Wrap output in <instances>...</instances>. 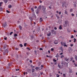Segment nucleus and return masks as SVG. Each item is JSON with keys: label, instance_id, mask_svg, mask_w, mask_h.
<instances>
[{"label": "nucleus", "instance_id": "1", "mask_svg": "<svg viewBox=\"0 0 77 77\" xmlns=\"http://www.w3.org/2000/svg\"><path fill=\"white\" fill-rule=\"evenodd\" d=\"M8 52L9 51H8V49L5 50V52H4V55H5L6 54L8 53Z\"/></svg>", "mask_w": 77, "mask_h": 77}, {"label": "nucleus", "instance_id": "2", "mask_svg": "<svg viewBox=\"0 0 77 77\" xmlns=\"http://www.w3.org/2000/svg\"><path fill=\"white\" fill-rule=\"evenodd\" d=\"M42 10L44 12H45V10L46 9V8H45V7L44 6H42Z\"/></svg>", "mask_w": 77, "mask_h": 77}, {"label": "nucleus", "instance_id": "3", "mask_svg": "<svg viewBox=\"0 0 77 77\" xmlns=\"http://www.w3.org/2000/svg\"><path fill=\"white\" fill-rule=\"evenodd\" d=\"M51 33L52 34H54V33H55V31L54 29H52L51 30Z\"/></svg>", "mask_w": 77, "mask_h": 77}, {"label": "nucleus", "instance_id": "4", "mask_svg": "<svg viewBox=\"0 0 77 77\" xmlns=\"http://www.w3.org/2000/svg\"><path fill=\"white\" fill-rule=\"evenodd\" d=\"M60 43H61V45L62 46H63V45H65V44H66V43H64V42H60Z\"/></svg>", "mask_w": 77, "mask_h": 77}, {"label": "nucleus", "instance_id": "5", "mask_svg": "<svg viewBox=\"0 0 77 77\" xmlns=\"http://www.w3.org/2000/svg\"><path fill=\"white\" fill-rule=\"evenodd\" d=\"M54 43L55 44H57V43H58V42L57 40H55L54 42Z\"/></svg>", "mask_w": 77, "mask_h": 77}, {"label": "nucleus", "instance_id": "6", "mask_svg": "<svg viewBox=\"0 0 77 77\" xmlns=\"http://www.w3.org/2000/svg\"><path fill=\"white\" fill-rule=\"evenodd\" d=\"M50 35H51V32H49V33L47 34V36H50Z\"/></svg>", "mask_w": 77, "mask_h": 77}, {"label": "nucleus", "instance_id": "7", "mask_svg": "<svg viewBox=\"0 0 77 77\" xmlns=\"http://www.w3.org/2000/svg\"><path fill=\"white\" fill-rule=\"evenodd\" d=\"M39 10L38 9H37V10L36 11V12L37 14H38V13H39Z\"/></svg>", "mask_w": 77, "mask_h": 77}, {"label": "nucleus", "instance_id": "8", "mask_svg": "<svg viewBox=\"0 0 77 77\" xmlns=\"http://www.w3.org/2000/svg\"><path fill=\"white\" fill-rule=\"evenodd\" d=\"M65 24H67V25H68L69 24L68 23V21H65Z\"/></svg>", "mask_w": 77, "mask_h": 77}, {"label": "nucleus", "instance_id": "9", "mask_svg": "<svg viewBox=\"0 0 77 77\" xmlns=\"http://www.w3.org/2000/svg\"><path fill=\"white\" fill-rule=\"evenodd\" d=\"M55 57H57V58L58 57H59L60 56L59 55V54H57V55L55 56Z\"/></svg>", "mask_w": 77, "mask_h": 77}, {"label": "nucleus", "instance_id": "10", "mask_svg": "<svg viewBox=\"0 0 77 77\" xmlns=\"http://www.w3.org/2000/svg\"><path fill=\"white\" fill-rule=\"evenodd\" d=\"M41 9V6L39 5L38 8V9Z\"/></svg>", "mask_w": 77, "mask_h": 77}, {"label": "nucleus", "instance_id": "11", "mask_svg": "<svg viewBox=\"0 0 77 77\" xmlns=\"http://www.w3.org/2000/svg\"><path fill=\"white\" fill-rule=\"evenodd\" d=\"M8 0H4V2L5 3H7V2H8Z\"/></svg>", "mask_w": 77, "mask_h": 77}, {"label": "nucleus", "instance_id": "12", "mask_svg": "<svg viewBox=\"0 0 77 77\" xmlns=\"http://www.w3.org/2000/svg\"><path fill=\"white\" fill-rule=\"evenodd\" d=\"M60 50L62 51V52H63V48H62V47H61L60 48Z\"/></svg>", "mask_w": 77, "mask_h": 77}, {"label": "nucleus", "instance_id": "13", "mask_svg": "<svg viewBox=\"0 0 77 77\" xmlns=\"http://www.w3.org/2000/svg\"><path fill=\"white\" fill-rule=\"evenodd\" d=\"M65 60H66V61H68V60H69V59H67L66 58H65Z\"/></svg>", "mask_w": 77, "mask_h": 77}, {"label": "nucleus", "instance_id": "14", "mask_svg": "<svg viewBox=\"0 0 77 77\" xmlns=\"http://www.w3.org/2000/svg\"><path fill=\"white\" fill-rule=\"evenodd\" d=\"M6 47H7V45H5L4 46V49H5L6 48Z\"/></svg>", "mask_w": 77, "mask_h": 77}, {"label": "nucleus", "instance_id": "15", "mask_svg": "<svg viewBox=\"0 0 77 77\" xmlns=\"http://www.w3.org/2000/svg\"><path fill=\"white\" fill-rule=\"evenodd\" d=\"M19 28L20 29V30H21V29H22V27H21V26H19Z\"/></svg>", "mask_w": 77, "mask_h": 77}, {"label": "nucleus", "instance_id": "16", "mask_svg": "<svg viewBox=\"0 0 77 77\" xmlns=\"http://www.w3.org/2000/svg\"><path fill=\"white\" fill-rule=\"evenodd\" d=\"M65 14H68V12H67V11H66V10H65Z\"/></svg>", "mask_w": 77, "mask_h": 77}, {"label": "nucleus", "instance_id": "17", "mask_svg": "<svg viewBox=\"0 0 77 77\" xmlns=\"http://www.w3.org/2000/svg\"><path fill=\"white\" fill-rule=\"evenodd\" d=\"M67 25V24H66L65 23L64 25H63V26L64 27H66L67 26V25Z\"/></svg>", "mask_w": 77, "mask_h": 77}, {"label": "nucleus", "instance_id": "18", "mask_svg": "<svg viewBox=\"0 0 77 77\" xmlns=\"http://www.w3.org/2000/svg\"><path fill=\"white\" fill-rule=\"evenodd\" d=\"M58 67L59 68H61V65H60L58 64Z\"/></svg>", "mask_w": 77, "mask_h": 77}, {"label": "nucleus", "instance_id": "19", "mask_svg": "<svg viewBox=\"0 0 77 77\" xmlns=\"http://www.w3.org/2000/svg\"><path fill=\"white\" fill-rule=\"evenodd\" d=\"M29 18L30 20L31 21H32V20H33V19H32V17H30Z\"/></svg>", "mask_w": 77, "mask_h": 77}, {"label": "nucleus", "instance_id": "20", "mask_svg": "<svg viewBox=\"0 0 77 77\" xmlns=\"http://www.w3.org/2000/svg\"><path fill=\"white\" fill-rule=\"evenodd\" d=\"M72 11H73V9H72V8L70 9V12H72Z\"/></svg>", "mask_w": 77, "mask_h": 77}, {"label": "nucleus", "instance_id": "21", "mask_svg": "<svg viewBox=\"0 0 77 77\" xmlns=\"http://www.w3.org/2000/svg\"><path fill=\"white\" fill-rule=\"evenodd\" d=\"M59 29H62V26L60 25L59 26Z\"/></svg>", "mask_w": 77, "mask_h": 77}, {"label": "nucleus", "instance_id": "22", "mask_svg": "<svg viewBox=\"0 0 77 77\" xmlns=\"http://www.w3.org/2000/svg\"><path fill=\"white\" fill-rule=\"evenodd\" d=\"M56 17H57L58 19H59V16H58V15L56 14Z\"/></svg>", "mask_w": 77, "mask_h": 77}, {"label": "nucleus", "instance_id": "23", "mask_svg": "<svg viewBox=\"0 0 77 77\" xmlns=\"http://www.w3.org/2000/svg\"><path fill=\"white\" fill-rule=\"evenodd\" d=\"M12 8V5H10L8 6V8Z\"/></svg>", "mask_w": 77, "mask_h": 77}, {"label": "nucleus", "instance_id": "24", "mask_svg": "<svg viewBox=\"0 0 77 77\" xmlns=\"http://www.w3.org/2000/svg\"><path fill=\"white\" fill-rule=\"evenodd\" d=\"M6 24H4V25H3V27H6Z\"/></svg>", "mask_w": 77, "mask_h": 77}, {"label": "nucleus", "instance_id": "25", "mask_svg": "<svg viewBox=\"0 0 77 77\" xmlns=\"http://www.w3.org/2000/svg\"><path fill=\"white\" fill-rule=\"evenodd\" d=\"M31 9L32 12H34V10L33 8H31Z\"/></svg>", "mask_w": 77, "mask_h": 77}, {"label": "nucleus", "instance_id": "26", "mask_svg": "<svg viewBox=\"0 0 77 77\" xmlns=\"http://www.w3.org/2000/svg\"><path fill=\"white\" fill-rule=\"evenodd\" d=\"M73 39L74 40L73 41L74 42H75V41H77V39H75V38H73Z\"/></svg>", "mask_w": 77, "mask_h": 77}, {"label": "nucleus", "instance_id": "27", "mask_svg": "<svg viewBox=\"0 0 77 77\" xmlns=\"http://www.w3.org/2000/svg\"><path fill=\"white\" fill-rule=\"evenodd\" d=\"M35 71V69H32V72H34Z\"/></svg>", "mask_w": 77, "mask_h": 77}, {"label": "nucleus", "instance_id": "28", "mask_svg": "<svg viewBox=\"0 0 77 77\" xmlns=\"http://www.w3.org/2000/svg\"><path fill=\"white\" fill-rule=\"evenodd\" d=\"M0 11H3V8H0Z\"/></svg>", "mask_w": 77, "mask_h": 77}, {"label": "nucleus", "instance_id": "29", "mask_svg": "<svg viewBox=\"0 0 77 77\" xmlns=\"http://www.w3.org/2000/svg\"><path fill=\"white\" fill-rule=\"evenodd\" d=\"M13 33H14V32H11L10 33V35H12V34H13Z\"/></svg>", "mask_w": 77, "mask_h": 77}, {"label": "nucleus", "instance_id": "30", "mask_svg": "<svg viewBox=\"0 0 77 77\" xmlns=\"http://www.w3.org/2000/svg\"><path fill=\"white\" fill-rule=\"evenodd\" d=\"M18 36V35H17V34H15L14 35V36Z\"/></svg>", "mask_w": 77, "mask_h": 77}, {"label": "nucleus", "instance_id": "31", "mask_svg": "<svg viewBox=\"0 0 77 77\" xmlns=\"http://www.w3.org/2000/svg\"><path fill=\"white\" fill-rule=\"evenodd\" d=\"M39 67H36L35 68V69H36V70H38V69H39Z\"/></svg>", "mask_w": 77, "mask_h": 77}, {"label": "nucleus", "instance_id": "32", "mask_svg": "<svg viewBox=\"0 0 77 77\" xmlns=\"http://www.w3.org/2000/svg\"><path fill=\"white\" fill-rule=\"evenodd\" d=\"M2 4H3V2H0V6H2Z\"/></svg>", "mask_w": 77, "mask_h": 77}, {"label": "nucleus", "instance_id": "33", "mask_svg": "<svg viewBox=\"0 0 77 77\" xmlns=\"http://www.w3.org/2000/svg\"><path fill=\"white\" fill-rule=\"evenodd\" d=\"M20 47H23V45H22V44H20Z\"/></svg>", "mask_w": 77, "mask_h": 77}, {"label": "nucleus", "instance_id": "34", "mask_svg": "<svg viewBox=\"0 0 77 77\" xmlns=\"http://www.w3.org/2000/svg\"><path fill=\"white\" fill-rule=\"evenodd\" d=\"M64 57V56H63V55H62L60 57L61 58H63V57Z\"/></svg>", "mask_w": 77, "mask_h": 77}, {"label": "nucleus", "instance_id": "35", "mask_svg": "<svg viewBox=\"0 0 77 77\" xmlns=\"http://www.w3.org/2000/svg\"><path fill=\"white\" fill-rule=\"evenodd\" d=\"M40 21H43V20L42 19V17H41L40 18Z\"/></svg>", "mask_w": 77, "mask_h": 77}, {"label": "nucleus", "instance_id": "36", "mask_svg": "<svg viewBox=\"0 0 77 77\" xmlns=\"http://www.w3.org/2000/svg\"><path fill=\"white\" fill-rule=\"evenodd\" d=\"M75 59L76 60H77V56H76L75 57Z\"/></svg>", "mask_w": 77, "mask_h": 77}, {"label": "nucleus", "instance_id": "37", "mask_svg": "<svg viewBox=\"0 0 77 77\" xmlns=\"http://www.w3.org/2000/svg\"><path fill=\"white\" fill-rule=\"evenodd\" d=\"M12 65V63H10L9 64H8L9 66H10V65Z\"/></svg>", "mask_w": 77, "mask_h": 77}, {"label": "nucleus", "instance_id": "38", "mask_svg": "<svg viewBox=\"0 0 77 77\" xmlns=\"http://www.w3.org/2000/svg\"><path fill=\"white\" fill-rule=\"evenodd\" d=\"M54 62H56L57 60H55V59H53Z\"/></svg>", "mask_w": 77, "mask_h": 77}, {"label": "nucleus", "instance_id": "39", "mask_svg": "<svg viewBox=\"0 0 77 77\" xmlns=\"http://www.w3.org/2000/svg\"><path fill=\"white\" fill-rule=\"evenodd\" d=\"M26 45H27V43H25L24 44V46L25 47H26Z\"/></svg>", "mask_w": 77, "mask_h": 77}, {"label": "nucleus", "instance_id": "40", "mask_svg": "<svg viewBox=\"0 0 77 77\" xmlns=\"http://www.w3.org/2000/svg\"><path fill=\"white\" fill-rule=\"evenodd\" d=\"M6 12L7 13H10V11H9L8 10H7Z\"/></svg>", "mask_w": 77, "mask_h": 77}, {"label": "nucleus", "instance_id": "41", "mask_svg": "<svg viewBox=\"0 0 77 77\" xmlns=\"http://www.w3.org/2000/svg\"><path fill=\"white\" fill-rule=\"evenodd\" d=\"M51 51H54V48H51Z\"/></svg>", "mask_w": 77, "mask_h": 77}, {"label": "nucleus", "instance_id": "42", "mask_svg": "<svg viewBox=\"0 0 77 77\" xmlns=\"http://www.w3.org/2000/svg\"><path fill=\"white\" fill-rule=\"evenodd\" d=\"M43 65H41V67H42V68H41V69H42V67H43Z\"/></svg>", "mask_w": 77, "mask_h": 77}, {"label": "nucleus", "instance_id": "43", "mask_svg": "<svg viewBox=\"0 0 77 77\" xmlns=\"http://www.w3.org/2000/svg\"><path fill=\"white\" fill-rule=\"evenodd\" d=\"M42 35H43V34H41L40 35V37H41V36H42Z\"/></svg>", "mask_w": 77, "mask_h": 77}, {"label": "nucleus", "instance_id": "44", "mask_svg": "<svg viewBox=\"0 0 77 77\" xmlns=\"http://www.w3.org/2000/svg\"><path fill=\"white\" fill-rule=\"evenodd\" d=\"M63 75L64 77H66V75L65 74H63Z\"/></svg>", "mask_w": 77, "mask_h": 77}, {"label": "nucleus", "instance_id": "45", "mask_svg": "<svg viewBox=\"0 0 77 77\" xmlns=\"http://www.w3.org/2000/svg\"><path fill=\"white\" fill-rule=\"evenodd\" d=\"M39 2L40 3H42V1H41V0L39 1Z\"/></svg>", "mask_w": 77, "mask_h": 77}, {"label": "nucleus", "instance_id": "46", "mask_svg": "<svg viewBox=\"0 0 77 77\" xmlns=\"http://www.w3.org/2000/svg\"><path fill=\"white\" fill-rule=\"evenodd\" d=\"M63 65H62L61 66V68H63Z\"/></svg>", "mask_w": 77, "mask_h": 77}, {"label": "nucleus", "instance_id": "47", "mask_svg": "<svg viewBox=\"0 0 77 77\" xmlns=\"http://www.w3.org/2000/svg\"><path fill=\"white\" fill-rule=\"evenodd\" d=\"M20 23V21H17V24H19V23Z\"/></svg>", "mask_w": 77, "mask_h": 77}, {"label": "nucleus", "instance_id": "48", "mask_svg": "<svg viewBox=\"0 0 77 77\" xmlns=\"http://www.w3.org/2000/svg\"><path fill=\"white\" fill-rule=\"evenodd\" d=\"M15 49H16V50H19V49L18 48H16Z\"/></svg>", "mask_w": 77, "mask_h": 77}, {"label": "nucleus", "instance_id": "49", "mask_svg": "<svg viewBox=\"0 0 77 77\" xmlns=\"http://www.w3.org/2000/svg\"><path fill=\"white\" fill-rule=\"evenodd\" d=\"M74 36H73V35H72V36L71 37V38H74Z\"/></svg>", "mask_w": 77, "mask_h": 77}, {"label": "nucleus", "instance_id": "50", "mask_svg": "<svg viewBox=\"0 0 77 77\" xmlns=\"http://www.w3.org/2000/svg\"><path fill=\"white\" fill-rule=\"evenodd\" d=\"M57 77H59V75L58 74L57 75Z\"/></svg>", "mask_w": 77, "mask_h": 77}, {"label": "nucleus", "instance_id": "51", "mask_svg": "<svg viewBox=\"0 0 77 77\" xmlns=\"http://www.w3.org/2000/svg\"><path fill=\"white\" fill-rule=\"evenodd\" d=\"M29 62H30V63H32V61L31 60H30Z\"/></svg>", "mask_w": 77, "mask_h": 77}, {"label": "nucleus", "instance_id": "52", "mask_svg": "<svg viewBox=\"0 0 77 77\" xmlns=\"http://www.w3.org/2000/svg\"><path fill=\"white\" fill-rule=\"evenodd\" d=\"M59 15H60L61 14V12L59 11Z\"/></svg>", "mask_w": 77, "mask_h": 77}, {"label": "nucleus", "instance_id": "53", "mask_svg": "<svg viewBox=\"0 0 77 77\" xmlns=\"http://www.w3.org/2000/svg\"><path fill=\"white\" fill-rule=\"evenodd\" d=\"M54 29L55 30H57V28H56V27H55L54 28Z\"/></svg>", "mask_w": 77, "mask_h": 77}, {"label": "nucleus", "instance_id": "54", "mask_svg": "<svg viewBox=\"0 0 77 77\" xmlns=\"http://www.w3.org/2000/svg\"><path fill=\"white\" fill-rule=\"evenodd\" d=\"M4 39L5 40H7V37H5V38Z\"/></svg>", "mask_w": 77, "mask_h": 77}, {"label": "nucleus", "instance_id": "55", "mask_svg": "<svg viewBox=\"0 0 77 77\" xmlns=\"http://www.w3.org/2000/svg\"><path fill=\"white\" fill-rule=\"evenodd\" d=\"M64 47H67V45H66V44H65L64 45Z\"/></svg>", "mask_w": 77, "mask_h": 77}, {"label": "nucleus", "instance_id": "56", "mask_svg": "<svg viewBox=\"0 0 77 77\" xmlns=\"http://www.w3.org/2000/svg\"><path fill=\"white\" fill-rule=\"evenodd\" d=\"M70 59H71L70 61H72V57L71 58H70Z\"/></svg>", "mask_w": 77, "mask_h": 77}, {"label": "nucleus", "instance_id": "57", "mask_svg": "<svg viewBox=\"0 0 77 77\" xmlns=\"http://www.w3.org/2000/svg\"><path fill=\"white\" fill-rule=\"evenodd\" d=\"M40 74H41V75H42V74H43V72H41Z\"/></svg>", "mask_w": 77, "mask_h": 77}, {"label": "nucleus", "instance_id": "58", "mask_svg": "<svg viewBox=\"0 0 77 77\" xmlns=\"http://www.w3.org/2000/svg\"><path fill=\"white\" fill-rule=\"evenodd\" d=\"M71 15H72V16H74V14H72Z\"/></svg>", "mask_w": 77, "mask_h": 77}, {"label": "nucleus", "instance_id": "59", "mask_svg": "<svg viewBox=\"0 0 77 77\" xmlns=\"http://www.w3.org/2000/svg\"><path fill=\"white\" fill-rule=\"evenodd\" d=\"M40 50H42L43 49H42V48H40Z\"/></svg>", "mask_w": 77, "mask_h": 77}, {"label": "nucleus", "instance_id": "60", "mask_svg": "<svg viewBox=\"0 0 77 77\" xmlns=\"http://www.w3.org/2000/svg\"><path fill=\"white\" fill-rule=\"evenodd\" d=\"M20 70V69H16V70L17 71H19Z\"/></svg>", "mask_w": 77, "mask_h": 77}, {"label": "nucleus", "instance_id": "61", "mask_svg": "<svg viewBox=\"0 0 77 77\" xmlns=\"http://www.w3.org/2000/svg\"><path fill=\"white\" fill-rule=\"evenodd\" d=\"M48 53H50V51H49V50L48 51Z\"/></svg>", "mask_w": 77, "mask_h": 77}, {"label": "nucleus", "instance_id": "62", "mask_svg": "<svg viewBox=\"0 0 77 77\" xmlns=\"http://www.w3.org/2000/svg\"><path fill=\"white\" fill-rule=\"evenodd\" d=\"M74 33H75L76 32V31H75V30H74Z\"/></svg>", "mask_w": 77, "mask_h": 77}, {"label": "nucleus", "instance_id": "63", "mask_svg": "<svg viewBox=\"0 0 77 77\" xmlns=\"http://www.w3.org/2000/svg\"><path fill=\"white\" fill-rule=\"evenodd\" d=\"M73 44L71 45V47H72L73 46Z\"/></svg>", "mask_w": 77, "mask_h": 77}, {"label": "nucleus", "instance_id": "64", "mask_svg": "<svg viewBox=\"0 0 77 77\" xmlns=\"http://www.w3.org/2000/svg\"><path fill=\"white\" fill-rule=\"evenodd\" d=\"M75 66H77V64H75Z\"/></svg>", "mask_w": 77, "mask_h": 77}]
</instances>
